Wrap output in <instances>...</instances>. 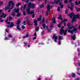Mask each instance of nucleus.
I'll list each match as a JSON object with an SVG mask.
<instances>
[{
	"label": "nucleus",
	"instance_id": "1",
	"mask_svg": "<svg viewBox=\"0 0 80 80\" xmlns=\"http://www.w3.org/2000/svg\"><path fill=\"white\" fill-rule=\"evenodd\" d=\"M31 8L32 9L35 8V4L33 3L32 4L31 2H29L28 3V7L26 8L27 12L28 14H33L34 13L33 10L31 12H30Z\"/></svg>",
	"mask_w": 80,
	"mask_h": 80
},
{
	"label": "nucleus",
	"instance_id": "2",
	"mask_svg": "<svg viewBox=\"0 0 80 80\" xmlns=\"http://www.w3.org/2000/svg\"><path fill=\"white\" fill-rule=\"evenodd\" d=\"M14 5L15 4L13 3V2L12 1H10L9 2V5L5 8V10L8 9V12H10V10L14 7Z\"/></svg>",
	"mask_w": 80,
	"mask_h": 80
},
{
	"label": "nucleus",
	"instance_id": "3",
	"mask_svg": "<svg viewBox=\"0 0 80 80\" xmlns=\"http://www.w3.org/2000/svg\"><path fill=\"white\" fill-rule=\"evenodd\" d=\"M68 30V32L71 33H73V32H75V33L77 32V29L75 28H74V26H73L70 27Z\"/></svg>",
	"mask_w": 80,
	"mask_h": 80
},
{
	"label": "nucleus",
	"instance_id": "4",
	"mask_svg": "<svg viewBox=\"0 0 80 80\" xmlns=\"http://www.w3.org/2000/svg\"><path fill=\"white\" fill-rule=\"evenodd\" d=\"M69 16L70 17V18L73 17L72 19L73 22L76 21V20H77V18H79V15H74V13L73 12H72L69 15Z\"/></svg>",
	"mask_w": 80,
	"mask_h": 80
},
{
	"label": "nucleus",
	"instance_id": "5",
	"mask_svg": "<svg viewBox=\"0 0 80 80\" xmlns=\"http://www.w3.org/2000/svg\"><path fill=\"white\" fill-rule=\"evenodd\" d=\"M64 26H62L60 30V35H62L63 33H64V35H65L67 34V32L68 31V30H67L66 31H64L63 29V28L65 27H66V24L65 22H64L63 23Z\"/></svg>",
	"mask_w": 80,
	"mask_h": 80
},
{
	"label": "nucleus",
	"instance_id": "6",
	"mask_svg": "<svg viewBox=\"0 0 80 80\" xmlns=\"http://www.w3.org/2000/svg\"><path fill=\"white\" fill-rule=\"evenodd\" d=\"M52 7L50 6V4H48L47 6V12L46 13V15L47 16L48 14V12H50V8Z\"/></svg>",
	"mask_w": 80,
	"mask_h": 80
},
{
	"label": "nucleus",
	"instance_id": "7",
	"mask_svg": "<svg viewBox=\"0 0 80 80\" xmlns=\"http://www.w3.org/2000/svg\"><path fill=\"white\" fill-rule=\"evenodd\" d=\"M20 22H21V21H20V20H18L17 22V29H18L19 31H21V29H20V26H19V25H20Z\"/></svg>",
	"mask_w": 80,
	"mask_h": 80
},
{
	"label": "nucleus",
	"instance_id": "8",
	"mask_svg": "<svg viewBox=\"0 0 80 80\" xmlns=\"http://www.w3.org/2000/svg\"><path fill=\"white\" fill-rule=\"evenodd\" d=\"M71 7H70V6H68V8H69L71 11H73V6L74 5V3H70Z\"/></svg>",
	"mask_w": 80,
	"mask_h": 80
},
{
	"label": "nucleus",
	"instance_id": "9",
	"mask_svg": "<svg viewBox=\"0 0 80 80\" xmlns=\"http://www.w3.org/2000/svg\"><path fill=\"white\" fill-rule=\"evenodd\" d=\"M52 38L54 39V41L55 42H57V39L58 38V37L56 35V34H53Z\"/></svg>",
	"mask_w": 80,
	"mask_h": 80
},
{
	"label": "nucleus",
	"instance_id": "10",
	"mask_svg": "<svg viewBox=\"0 0 80 80\" xmlns=\"http://www.w3.org/2000/svg\"><path fill=\"white\" fill-rule=\"evenodd\" d=\"M25 20H27V21H24L22 23L23 25H25V24H26V23H28V22H29V20H28V18H26Z\"/></svg>",
	"mask_w": 80,
	"mask_h": 80
},
{
	"label": "nucleus",
	"instance_id": "11",
	"mask_svg": "<svg viewBox=\"0 0 80 80\" xmlns=\"http://www.w3.org/2000/svg\"><path fill=\"white\" fill-rule=\"evenodd\" d=\"M14 26V23L12 22L10 23V25H8V28H11V27H13Z\"/></svg>",
	"mask_w": 80,
	"mask_h": 80
},
{
	"label": "nucleus",
	"instance_id": "12",
	"mask_svg": "<svg viewBox=\"0 0 80 80\" xmlns=\"http://www.w3.org/2000/svg\"><path fill=\"white\" fill-rule=\"evenodd\" d=\"M62 0H54V2H51V3H57L58 2H59L60 1H62Z\"/></svg>",
	"mask_w": 80,
	"mask_h": 80
},
{
	"label": "nucleus",
	"instance_id": "13",
	"mask_svg": "<svg viewBox=\"0 0 80 80\" xmlns=\"http://www.w3.org/2000/svg\"><path fill=\"white\" fill-rule=\"evenodd\" d=\"M55 17H53L52 18V23H56V21L55 20Z\"/></svg>",
	"mask_w": 80,
	"mask_h": 80
},
{
	"label": "nucleus",
	"instance_id": "14",
	"mask_svg": "<svg viewBox=\"0 0 80 80\" xmlns=\"http://www.w3.org/2000/svg\"><path fill=\"white\" fill-rule=\"evenodd\" d=\"M13 11L16 13H18V12H19V9L18 8L17 9L15 8L14 10H13Z\"/></svg>",
	"mask_w": 80,
	"mask_h": 80
},
{
	"label": "nucleus",
	"instance_id": "15",
	"mask_svg": "<svg viewBox=\"0 0 80 80\" xmlns=\"http://www.w3.org/2000/svg\"><path fill=\"white\" fill-rule=\"evenodd\" d=\"M6 17H7V15L3 13H2L1 16V17H3V18H5Z\"/></svg>",
	"mask_w": 80,
	"mask_h": 80
},
{
	"label": "nucleus",
	"instance_id": "16",
	"mask_svg": "<svg viewBox=\"0 0 80 80\" xmlns=\"http://www.w3.org/2000/svg\"><path fill=\"white\" fill-rule=\"evenodd\" d=\"M26 6H27V4H25L24 5V7L23 8V7H21V9H20V10H22L23 9L24 10H25V8H26Z\"/></svg>",
	"mask_w": 80,
	"mask_h": 80
},
{
	"label": "nucleus",
	"instance_id": "17",
	"mask_svg": "<svg viewBox=\"0 0 80 80\" xmlns=\"http://www.w3.org/2000/svg\"><path fill=\"white\" fill-rule=\"evenodd\" d=\"M42 16L41 15H40L39 18H37L38 21H40L42 20Z\"/></svg>",
	"mask_w": 80,
	"mask_h": 80
},
{
	"label": "nucleus",
	"instance_id": "18",
	"mask_svg": "<svg viewBox=\"0 0 80 80\" xmlns=\"http://www.w3.org/2000/svg\"><path fill=\"white\" fill-rule=\"evenodd\" d=\"M58 19H60L61 20H62V16L61 14L59 15V17L58 18Z\"/></svg>",
	"mask_w": 80,
	"mask_h": 80
},
{
	"label": "nucleus",
	"instance_id": "19",
	"mask_svg": "<svg viewBox=\"0 0 80 80\" xmlns=\"http://www.w3.org/2000/svg\"><path fill=\"white\" fill-rule=\"evenodd\" d=\"M63 36H59L58 37V38L60 41L61 40H63Z\"/></svg>",
	"mask_w": 80,
	"mask_h": 80
},
{
	"label": "nucleus",
	"instance_id": "20",
	"mask_svg": "<svg viewBox=\"0 0 80 80\" xmlns=\"http://www.w3.org/2000/svg\"><path fill=\"white\" fill-rule=\"evenodd\" d=\"M34 22L35 23V25H36V26H37V25H38V24H37V21L36 20H35L34 21Z\"/></svg>",
	"mask_w": 80,
	"mask_h": 80
},
{
	"label": "nucleus",
	"instance_id": "21",
	"mask_svg": "<svg viewBox=\"0 0 80 80\" xmlns=\"http://www.w3.org/2000/svg\"><path fill=\"white\" fill-rule=\"evenodd\" d=\"M46 25H45V24H42V27L43 28V29L44 30H45L46 29Z\"/></svg>",
	"mask_w": 80,
	"mask_h": 80
},
{
	"label": "nucleus",
	"instance_id": "22",
	"mask_svg": "<svg viewBox=\"0 0 80 80\" xmlns=\"http://www.w3.org/2000/svg\"><path fill=\"white\" fill-rule=\"evenodd\" d=\"M59 5L61 6V8H63V5L62 4V2H61L59 3Z\"/></svg>",
	"mask_w": 80,
	"mask_h": 80
},
{
	"label": "nucleus",
	"instance_id": "23",
	"mask_svg": "<svg viewBox=\"0 0 80 80\" xmlns=\"http://www.w3.org/2000/svg\"><path fill=\"white\" fill-rule=\"evenodd\" d=\"M8 38H12V37H13V36L11 34H9L8 35Z\"/></svg>",
	"mask_w": 80,
	"mask_h": 80
},
{
	"label": "nucleus",
	"instance_id": "24",
	"mask_svg": "<svg viewBox=\"0 0 80 80\" xmlns=\"http://www.w3.org/2000/svg\"><path fill=\"white\" fill-rule=\"evenodd\" d=\"M75 4H76V5H78V4H80V1H79L78 2V1L75 2Z\"/></svg>",
	"mask_w": 80,
	"mask_h": 80
},
{
	"label": "nucleus",
	"instance_id": "25",
	"mask_svg": "<svg viewBox=\"0 0 80 80\" xmlns=\"http://www.w3.org/2000/svg\"><path fill=\"white\" fill-rule=\"evenodd\" d=\"M71 38H72V39L73 40H75V35H74L72 36Z\"/></svg>",
	"mask_w": 80,
	"mask_h": 80
},
{
	"label": "nucleus",
	"instance_id": "26",
	"mask_svg": "<svg viewBox=\"0 0 80 80\" xmlns=\"http://www.w3.org/2000/svg\"><path fill=\"white\" fill-rule=\"evenodd\" d=\"M22 4L21 3H18L16 4V7H19L20 5H21V4Z\"/></svg>",
	"mask_w": 80,
	"mask_h": 80
},
{
	"label": "nucleus",
	"instance_id": "27",
	"mask_svg": "<svg viewBox=\"0 0 80 80\" xmlns=\"http://www.w3.org/2000/svg\"><path fill=\"white\" fill-rule=\"evenodd\" d=\"M12 17H9V21H10V22L11 21H12Z\"/></svg>",
	"mask_w": 80,
	"mask_h": 80
},
{
	"label": "nucleus",
	"instance_id": "28",
	"mask_svg": "<svg viewBox=\"0 0 80 80\" xmlns=\"http://www.w3.org/2000/svg\"><path fill=\"white\" fill-rule=\"evenodd\" d=\"M26 37H28V35L27 34L26 35V36H24L23 37V38H25Z\"/></svg>",
	"mask_w": 80,
	"mask_h": 80
},
{
	"label": "nucleus",
	"instance_id": "29",
	"mask_svg": "<svg viewBox=\"0 0 80 80\" xmlns=\"http://www.w3.org/2000/svg\"><path fill=\"white\" fill-rule=\"evenodd\" d=\"M21 15V13H18L17 15V16L18 17H19Z\"/></svg>",
	"mask_w": 80,
	"mask_h": 80
},
{
	"label": "nucleus",
	"instance_id": "30",
	"mask_svg": "<svg viewBox=\"0 0 80 80\" xmlns=\"http://www.w3.org/2000/svg\"><path fill=\"white\" fill-rule=\"evenodd\" d=\"M11 15L12 16H13V17H15V13L14 12H12L11 14Z\"/></svg>",
	"mask_w": 80,
	"mask_h": 80
},
{
	"label": "nucleus",
	"instance_id": "31",
	"mask_svg": "<svg viewBox=\"0 0 80 80\" xmlns=\"http://www.w3.org/2000/svg\"><path fill=\"white\" fill-rule=\"evenodd\" d=\"M72 77H75V73H72Z\"/></svg>",
	"mask_w": 80,
	"mask_h": 80
},
{
	"label": "nucleus",
	"instance_id": "32",
	"mask_svg": "<svg viewBox=\"0 0 80 80\" xmlns=\"http://www.w3.org/2000/svg\"><path fill=\"white\" fill-rule=\"evenodd\" d=\"M71 26V24H70V23H68L67 25V26H68V27H70Z\"/></svg>",
	"mask_w": 80,
	"mask_h": 80
},
{
	"label": "nucleus",
	"instance_id": "33",
	"mask_svg": "<svg viewBox=\"0 0 80 80\" xmlns=\"http://www.w3.org/2000/svg\"><path fill=\"white\" fill-rule=\"evenodd\" d=\"M44 7V5L43 4H42L40 6V8H43Z\"/></svg>",
	"mask_w": 80,
	"mask_h": 80
},
{
	"label": "nucleus",
	"instance_id": "34",
	"mask_svg": "<svg viewBox=\"0 0 80 80\" xmlns=\"http://www.w3.org/2000/svg\"><path fill=\"white\" fill-rule=\"evenodd\" d=\"M39 30V27H36V28L35 29V30L36 31H38Z\"/></svg>",
	"mask_w": 80,
	"mask_h": 80
},
{
	"label": "nucleus",
	"instance_id": "35",
	"mask_svg": "<svg viewBox=\"0 0 80 80\" xmlns=\"http://www.w3.org/2000/svg\"><path fill=\"white\" fill-rule=\"evenodd\" d=\"M23 15H26V13H25V12L24 10L23 11Z\"/></svg>",
	"mask_w": 80,
	"mask_h": 80
},
{
	"label": "nucleus",
	"instance_id": "36",
	"mask_svg": "<svg viewBox=\"0 0 80 80\" xmlns=\"http://www.w3.org/2000/svg\"><path fill=\"white\" fill-rule=\"evenodd\" d=\"M68 2V0H65L64 1V3H67Z\"/></svg>",
	"mask_w": 80,
	"mask_h": 80
},
{
	"label": "nucleus",
	"instance_id": "37",
	"mask_svg": "<svg viewBox=\"0 0 80 80\" xmlns=\"http://www.w3.org/2000/svg\"><path fill=\"white\" fill-rule=\"evenodd\" d=\"M22 27L23 29H24V28H25V26H22Z\"/></svg>",
	"mask_w": 80,
	"mask_h": 80
},
{
	"label": "nucleus",
	"instance_id": "38",
	"mask_svg": "<svg viewBox=\"0 0 80 80\" xmlns=\"http://www.w3.org/2000/svg\"><path fill=\"white\" fill-rule=\"evenodd\" d=\"M61 26V25H60V24H58V27L59 28Z\"/></svg>",
	"mask_w": 80,
	"mask_h": 80
},
{
	"label": "nucleus",
	"instance_id": "39",
	"mask_svg": "<svg viewBox=\"0 0 80 80\" xmlns=\"http://www.w3.org/2000/svg\"><path fill=\"white\" fill-rule=\"evenodd\" d=\"M67 20L66 19H64V20H63V22H67Z\"/></svg>",
	"mask_w": 80,
	"mask_h": 80
},
{
	"label": "nucleus",
	"instance_id": "40",
	"mask_svg": "<svg viewBox=\"0 0 80 80\" xmlns=\"http://www.w3.org/2000/svg\"><path fill=\"white\" fill-rule=\"evenodd\" d=\"M51 28H53V24H52H52H51Z\"/></svg>",
	"mask_w": 80,
	"mask_h": 80
},
{
	"label": "nucleus",
	"instance_id": "41",
	"mask_svg": "<svg viewBox=\"0 0 80 80\" xmlns=\"http://www.w3.org/2000/svg\"><path fill=\"white\" fill-rule=\"evenodd\" d=\"M43 33H44V31H42L41 33L42 35H43Z\"/></svg>",
	"mask_w": 80,
	"mask_h": 80
},
{
	"label": "nucleus",
	"instance_id": "42",
	"mask_svg": "<svg viewBox=\"0 0 80 80\" xmlns=\"http://www.w3.org/2000/svg\"><path fill=\"white\" fill-rule=\"evenodd\" d=\"M28 2H29V0H26L25 1V2H26V3H28Z\"/></svg>",
	"mask_w": 80,
	"mask_h": 80
},
{
	"label": "nucleus",
	"instance_id": "43",
	"mask_svg": "<svg viewBox=\"0 0 80 80\" xmlns=\"http://www.w3.org/2000/svg\"><path fill=\"white\" fill-rule=\"evenodd\" d=\"M45 22V18H43L42 19V22Z\"/></svg>",
	"mask_w": 80,
	"mask_h": 80
},
{
	"label": "nucleus",
	"instance_id": "44",
	"mask_svg": "<svg viewBox=\"0 0 80 80\" xmlns=\"http://www.w3.org/2000/svg\"><path fill=\"white\" fill-rule=\"evenodd\" d=\"M24 45H25V46H26V45H27V43L24 42Z\"/></svg>",
	"mask_w": 80,
	"mask_h": 80
},
{
	"label": "nucleus",
	"instance_id": "45",
	"mask_svg": "<svg viewBox=\"0 0 80 80\" xmlns=\"http://www.w3.org/2000/svg\"><path fill=\"white\" fill-rule=\"evenodd\" d=\"M48 32L49 33H50V32H51V30H50V29H48Z\"/></svg>",
	"mask_w": 80,
	"mask_h": 80
},
{
	"label": "nucleus",
	"instance_id": "46",
	"mask_svg": "<svg viewBox=\"0 0 80 80\" xmlns=\"http://www.w3.org/2000/svg\"><path fill=\"white\" fill-rule=\"evenodd\" d=\"M58 11H60V8L59 7H58Z\"/></svg>",
	"mask_w": 80,
	"mask_h": 80
},
{
	"label": "nucleus",
	"instance_id": "47",
	"mask_svg": "<svg viewBox=\"0 0 80 80\" xmlns=\"http://www.w3.org/2000/svg\"><path fill=\"white\" fill-rule=\"evenodd\" d=\"M37 38V37H34L33 38V40H35Z\"/></svg>",
	"mask_w": 80,
	"mask_h": 80
},
{
	"label": "nucleus",
	"instance_id": "48",
	"mask_svg": "<svg viewBox=\"0 0 80 80\" xmlns=\"http://www.w3.org/2000/svg\"><path fill=\"white\" fill-rule=\"evenodd\" d=\"M4 21V20H1L0 22H3Z\"/></svg>",
	"mask_w": 80,
	"mask_h": 80
},
{
	"label": "nucleus",
	"instance_id": "49",
	"mask_svg": "<svg viewBox=\"0 0 80 80\" xmlns=\"http://www.w3.org/2000/svg\"><path fill=\"white\" fill-rule=\"evenodd\" d=\"M2 3H3V2H0V5H2Z\"/></svg>",
	"mask_w": 80,
	"mask_h": 80
},
{
	"label": "nucleus",
	"instance_id": "50",
	"mask_svg": "<svg viewBox=\"0 0 80 80\" xmlns=\"http://www.w3.org/2000/svg\"><path fill=\"white\" fill-rule=\"evenodd\" d=\"M61 44V42H60V41H59V43H58V45H60Z\"/></svg>",
	"mask_w": 80,
	"mask_h": 80
},
{
	"label": "nucleus",
	"instance_id": "51",
	"mask_svg": "<svg viewBox=\"0 0 80 80\" xmlns=\"http://www.w3.org/2000/svg\"><path fill=\"white\" fill-rule=\"evenodd\" d=\"M8 39V38L7 37H6L5 38L4 40H7Z\"/></svg>",
	"mask_w": 80,
	"mask_h": 80
},
{
	"label": "nucleus",
	"instance_id": "52",
	"mask_svg": "<svg viewBox=\"0 0 80 80\" xmlns=\"http://www.w3.org/2000/svg\"><path fill=\"white\" fill-rule=\"evenodd\" d=\"M37 33H36V32H35V33H34V36H36V35H37Z\"/></svg>",
	"mask_w": 80,
	"mask_h": 80
},
{
	"label": "nucleus",
	"instance_id": "53",
	"mask_svg": "<svg viewBox=\"0 0 80 80\" xmlns=\"http://www.w3.org/2000/svg\"><path fill=\"white\" fill-rule=\"evenodd\" d=\"M8 18L6 21V22H8Z\"/></svg>",
	"mask_w": 80,
	"mask_h": 80
},
{
	"label": "nucleus",
	"instance_id": "54",
	"mask_svg": "<svg viewBox=\"0 0 80 80\" xmlns=\"http://www.w3.org/2000/svg\"><path fill=\"white\" fill-rule=\"evenodd\" d=\"M6 32H8V29H6Z\"/></svg>",
	"mask_w": 80,
	"mask_h": 80
},
{
	"label": "nucleus",
	"instance_id": "55",
	"mask_svg": "<svg viewBox=\"0 0 80 80\" xmlns=\"http://www.w3.org/2000/svg\"><path fill=\"white\" fill-rule=\"evenodd\" d=\"M34 17H35V15H34V14L32 15V18H34Z\"/></svg>",
	"mask_w": 80,
	"mask_h": 80
},
{
	"label": "nucleus",
	"instance_id": "56",
	"mask_svg": "<svg viewBox=\"0 0 80 80\" xmlns=\"http://www.w3.org/2000/svg\"><path fill=\"white\" fill-rule=\"evenodd\" d=\"M77 74L78 75H80V73L79 72H78Z\"/></svg>",
	"mask_w": 80,
	"mask_h": 80
},
{
	"label": "nucleus",
	"instance_id": "57",
	"mask_svg": "<svg viewBox=\"0 0 80 80\" xmlns=\"http://www.w3.org/2000/svg\"><path fill=\"white\" fill-rule=\"evenodd\" d=\"M77 70L78 71L79 70H80V68H77Z\"/></svg>",
	"mask_w": 80,
	"mask_h": 80
},
{
	"label": "nucleus",
	"instance_id": "58",
	"mask_svg": "<svg viewBox=\"0 0 80 80\" xmlns=\"http://www.w3.org/2000/svg\"><path fill=\"white\" fill-rule=\"evenodd\" d=\"M72 1V0H69V2H71Z\"/></svg>",
	"mask_w": 80,
	"mask_h": 80
},
{
	"label": "nucleus",
	"instance_id": "59",
	"mask_svg": "<svg viewBox=\"0 0 80 80\" xmlns=\"http://www.w3.org/2000/svg\"><path fill=\"white\" fill-rule=\"evenodd\" d=\"M41 80V78H38V80Z\"/></svg>",
	"mask_w": 80,
	"mask_h": 80
},
{
	"label": "nucleus",
	"instance_id": "60",
	"mask_svg": "<svg viewBox=\"0 0 80 80\" xmlns=\"http://www.w3.org/2000/svg\"><path fill=\"white\" fill-rule=\"evenodd\" d=\"M31 2H33V1H35V0H30Z\"/></svg>",
	"mask_w": 80,
	"mask_h": 80
},
{
	"label": "nucleus",
	"instance_id": "61",
	"mask_svg": "<svg viewBox=\"0 0 80 80\" xmlns=\"http://www.w3.org/2000/svg\"><path fill=\"white\" fill-rule=\"evenodd\" d=\"M79 80V79H78V78H77L76 79V80Z\"/></svg>",
	"mask_w": 80,
	"mask_h": 80
},
{
	"label": "nucleus",
	"instance_id": "62",
	"mask_svg": "<svg viewBox=\"0 0 80 80\" xmlns=\"http://www.w3.org/2000/svg\"><path fill=\"white\" fill-rule=\"evenodd\" d=\"M78 65L79 66H80V62L78 63Z\"/></svg>",
	"mask_w": 80,
	"mask_h": 80
},
{
	"label": "nucleus",
	"instance_id": "63",
	"mask_svg": "<svg viewBox=\"0 0 80 80\" xmlns=\"http://www.w3.org/2000/svg\"><path fill=\"white\" fill-rule=\"evenodd\" d=\"M2 12V10H0V13H1V12Z\"/></svg>",
	"mask_w": 80,
	"mask_h": 80
},
{
	"label": "nucleus",
	"instance_id": "64",
	"mask_svg": "<svg viewBox=\"0 0 80 80\" xmlns=\"http://www.w3.org/2000/svg\"><path fill=\"white\" fill-rule=\"evenodd\" d=\"M46 29H48V26H46Z\"/></svg>",
	"mask_w": 80,
	"mask_h": 80
}]
</instances>
